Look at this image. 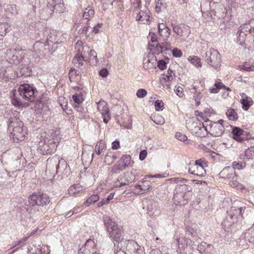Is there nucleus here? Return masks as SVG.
<instances>
[{
  "mask_svg": "<svg viewBox=\"0 0 254 254\" xmlns=\"http://www.w3.org/2000/svg\"><path fill=\"white\" fill-rule=\"evenodd\" d=\"M50 202V197L45 193L33 194L29 197V202L30 206L27 209V211L31 216L39 215L41 213L38 206L46 205Z\"/></svg>",
  "mask_w": 254,
  "mask_h": 254,
  "instance_id": "obj_1",
  "label": "nucleus"
},
{
  "mask_svg": "<svg viewBox=\"0 0 254 254\" xmlns=\"http://www.w3.org/2000/svg\"><path fill=\"white\" fill-rule=\"evenodd\" d=\"M8 129L12 136L14 141L18 142L24 139L26 134V127H24L23 123L18 118H10Z\"/></svg>",
  "mask_w": 254,
  "mask_h": 254,
  "instance_id": "obj_2",
  "label": "nucleus"
},
{
  "mask_svg": "<svg viewBox=\"0 0 254 254\" xmlns=\"http://www.w3.org/2000/svg\"><path fill=\"white\" fill-rule=\"evenodd\" d=\"M103 222L109 237L114 242V245H116L115 242L119 244L120 242H121L123 240L122 234L123 232L122 229L108 216L103 217Z\"/></svg>",
  "mask_w": 254,
  "mask_h": 254,
  "instance_id": "obj_3",
  "label": "nucleus"
},
{
  "mask_svg": "<svg viewBox=\"0 0 254 254\" xmlns=\"http://www.w3.org/2000/svg\"><path fill=\"white\" fill-rule=\"evenodd\" d=\"M205 61L214 69H219L221 66V58L219 53L214 48H210L206 52L203 57Z\"/></svg>",
  "mask_w": 254,
  "mask_h": 254,
  "instance_id": "obj_4",
  "label": "nucleus"
},
{
  "mask_svg": "<svg viewBox=\"0 0 254 254\" xmlns=\"http://www.w3.org/2000/svg\"><path fill=\"white\" fill-rule=\"evenodd\" d=\"M18 93L22 99H27L30 102H32L34 99V88L28 84H23L19 86Z\"/></svg>",
  "mask_w": 254,
  "mask_h": 254,
  "instance_id": "obj_5",
  "label": "nucleus"
},
{
  "mask_svg": "<svg viewBox=\"0 0 254 254\" xmlns=\"http://www.w3.org/2000/svg\"><path fill=\"white\" fill-rule=\"evenodd\" d=\"M208 124V133L213 136H220L224 131V127L223 125L217 124L210 120H205Z\"/></svg>",
  "mask_w": 254,
  "mask_h": 254,
  "instance_id": "obj_6",
  "label": "nucleus"
},
{
  "mask_svg": "<svg viewBox=\"0 0 254 254\" xmlns=\"http://www.w3.org/2000/svg\"><path fill=\"white\" fill-rule=\"evenodd\" d=\"M47 168L46 171V172H48V168L50 169L51 166H55V170L54 169V172L53 173V177L55 176V174H58V172H60V170L61 169L60 166H62L63 168L66 167V163L65 161L62 159L59 160L58 158H53L52 159H48L47 160Z\"/></svg>",
  "mask_w": 254,
  "mask_h": 254,
  "instance_id": "obj_7",
  "label": "nucleus"
},
{
  "mask_svg": "<svg viewBox=\"0 0 254 254\" xmlns=\"http://www.w3.org/2000/svg\"><path fill=\"white\" fill-rule=\"evenodd\" d=\"M46 140L39 143L38 151L42 155L52 153L55 151V145L52 143H46Z\"/></svg>",
  "mask_w": 254,
  "mask_h": 254,
  "instance_id": "obj_8",
  "label": "nucleus"
},
{
  "mask_svg": "<svg viewBox=\"0 0 254 254\" xmlns=\"http://www.w3.org/2000/svg\"><path fill=\"white\" fill-rule=\"evenodd\" d=\"M171 26L173 31L180 37L185 36L188 37L190 33V30L189 29V28L186 26H181L179 24L173 22L171 23Z\"/></svg>",
  "mask_w": 254,
  "mask_h": 254,
  "instance_id": "obj_9",
  "label": "nucleus"
},
{
  "mask_svg": "<svg viewBox=\"0 0 254 254\" xmlns=\"http://www.w3.org/2000/svg\"><path fill=\"white\" fill-rule=\"evenodd\" d=\"M15 50L7 49L4 53V59L10 64H17L19 60Z\"/></svg>",
  "mask_w": 254,
  "mask_h": 254,
  "instance_id": "obj_10",
  "label": "nucleus"
},
{
  "mask_svg": "<svg viewBox=\"0 0 254 254\" xmlns=\"http://www.w3.org/2000/svg\"><path fill=\"white\" fill-rule=\"evenodd\" d=\"M221 178L224 179L234 180L236 178L235 170L231 166L225 167L219 173Z\"/></svg>",
  "mask_w": 254,
  "mask_h": 254,
  "instance_id": "obj_11",
  "label": "nucleus"
},
{
  "mask_svg": "<svg viewBox=\"0 0 254 254\" xmlns=\"http://www.w3.org/2000/svg\"><path fill=\"white\" fill-rule=\"evenodd\" d=\"M48 4L50 6V9L53 11L60 13L64 11V4L62 0H52L48 2Z\"/></svg>",
  "mask_w": 254,
  "mask_h": 254,
  "instance_id": "obj_12",
  "label": "nucleus"
},
{
  "mask_svg": "<svg viewBox=\"0 0 254 254\" xmlns=\"http://www.w3.org/2000/svg\"><path fill=\"white\" fill-rule=\"evenodd\" d=\"M208 124L207 123H202L198 125L197 127L195 128V131L192 132L194 133L198 137H204L208 133Z\"/></svg>",
  "mask_w": 254,
  "mask_h": 254,
  "instance_id": "obj_13",
  "label": "nucleus"
},
{
  "mask_svg": "<svg viewBox=\"0 0 254 254\" xmlns=\"http://www.w3.org/2000/svg\"><path fill=\"white\" fill-rule=\"evenodd\" d=\"M201 166L197 165H192L189 169V172L190 174L196 175L200 177L204 176L206 175L205 166L202 165Z\"/></svg>",
  "mask_w": 254,
  "mask_h": 254,
  "instance_id": "obj_14",
  "label": "nucleus"
},
{
  "mask_svg": "<svg viewBox=\"0 0 254 254\" xmlns=\"http://www.w3.org/2000/svg\"><path fill=\"white\" fill-rule=\"evenodd\" d=\"M250 236V234H245V236L241 237L238 242V245L241 248L243 249H248L250 245L251 244L252 242L254 240V237L251 238V240H250L249 238Z\"/></svg>",
  "mask_w": 254,
  "mask_h": 254,
  "instance_id": "obj_15",
  "label": "nucleus"
},
{
  "mask_svg": "<svg viewBox=\"0 0 254 254\" xmlns=\"http://www.w3.org/2000/svg\"><path fill=\"white\" fill-rule=\"evenodd\" d=\"M241 96L242 98L240 102L242 105V108L245 111H248L253 105V101L251 97L247 96L245 93H242Z\"/></svg>",
  "mask_w": 254,
  "mask_h": 254,
  "instance_id": "obj_16",
  "label": "nucleus"
},
{
  "mask_svg": "<svg viewBox=\"0 0 254 254\" xmlns=\"http://www.w3.org/2000/svg\"><path fill=\"white\" fill-rule=\"evenodd\" d=\"M244 130L240 128L237 127H234L232 131L233 138L238 142H242L244 140V138L242 137L244 135Z\"/></svg>",
  "mask_w": 254,
  "mask_h": 254,
  "instance_id": "obj_17",
  "label": "nucleus"
},
{
  "mask_svg": "<svg viewBox=\"0 0 254 254\" xmlns=\"http://www.w3.org/2000/svg\"><path fill=\"white\" fill-rule=\"evenodd\" d=\"M191 92L193 94V99L194 100L195 105L198 106L200 104V99L202 98L200 91L198 90L197 88L194 85H191Z\"/></svg>",
  "mask_w": 254,
  "mask_h": 254,
  "instance_id": "obj_18",
  "label": "nucleus"
},
{
  "mask_svg": "<svg viewBox=\"0 0 254 254\" xmlns=\"http://www.w3.org/2000/svg\"><path fill=\"white\" fill-rule=\"evenodd\" d=\"M137 174L136 170L134 169H132L129 172H127L124 174V177L126 179L127 185L135 181L137 177Z\"/></svg>",
  "mask_w": 254,
  "mask_h": 254,
  "instance_id": "obj_19",
  "label": "nucleus"
},
{
  "mask_svg": "<svg viewBox=\"0 0 254 254\" xmlns=\"http://www.w3.org/2000/svg\"><path fill=\"white\" fill-rule=\"evenodd\" d=\"M156 62V59L154 57L151 59L145 58L143 61V67L145 69H152L155 67Z\"/></svg>",
  "mask_w": 254,
  "mask_h": 254,
  "instance_id": "obj_20",
  "label": "nucleus"
},
{
  "mask_svg": "<svg viewBox=\"0 0 254 254\" xmlns=\"http://www.w3.org/2000/svg\"><path fill=\"white\" fill-rule=\"evenodd\" d=\"M117 163L120 164L124 169H125L127 167L131 166V157L128 155H124Z\"/></svg>",
  "mask_w": 254,
  "mask_h": 254,
  "instance_id": "obj_21",
  "label": "nucleus"
},
{
  "mask_svg": "<svg viewBox=\"0 0 254 254\" xmlns=\"http://www.w3.org/2000/svg\"><path fill=\"white\" fill-rule=\"evenodd\" d=\"M190 186L186 184L178 185L176 187L175 191L187 196V193L190 190Z\"/></svg>",
  "mask_w": 254,
  "mask_h": 254,
  "instance_id": "obj_22",
  "label": "nucleus"
},
{
  "mask_svg": "<svg viewBox=\"0 0 254 254\" xmlns=\"http://www.w3.org/2000/svg\"><path fill=\"white\" fill-rule=\"evenodd\" d=\"M200 122L197 118H191L186 123L187 128L191 132L195 131V128L197 127L198 125L200 124Z\"/></svg>",
  "mask_w": 254,
  "mask_h": 254,
  "instance_id": "obj_23",
  "label": "nucleus"
},
{
  "mask_svg": "<svg viewBox=\"0 0 254 254\" xmlns=\"http://www.w3.org/2000/svg\"><path fill=\"white\" fill-rule=\"evenodd\" d=\"M97 108L98 111L103 115L109 114V110L106 106V103L103 100H100L97 103Z\"/></svg>",
  "mask_w": 254,
  "mask_h": 254,
  "instance_id": "obj_24",
  "label": "nucleus"
},
{
  "mask_svg": "<svg viewBox=\"0 0 254 254\" xmlns=\"http://www.w3.org/2000/svg\"><path fill=\"white\" fill-rule=\"evenodd\" d=\"M244 210L243 207L236 208V207L232 206L229 212V215L233 218L234 217L238 218L239 217H242V212Z\"/></svg>",
  "mask_w": 254,
  "mask_h": 254,
  "instance_id": "obj_25",
  "label": "nucleus"
},
{
  "mask_svg": "<svg viewBox=\"0 0 254 254\" xmlns=\"http://www.w3.org/2000/svg\"><path fill=\"white\" fill-rule=\"evenodd\" d=\"M83 190L82 187L79 184H74L69 187L68 190V194L70 195L75 196Z\"/></svg>",
  "mask_w": 254,
  "mask_h": 254,
  "instance_id": "obj_26",
  "label": "nucleus"
},
{
  "mask_svg": "<svg viewBox=\"0 0 254 254\" xmlns=\"http://www.w3.org/2000/svg\"><path fill=\"white\" fill-rule=\"evenodd\" d=\"M85 248L89 254H95L96 253V249L95 248L94 242L91 239L88 240L85 244Z\"/></svg>",
  "mask_w": 254,
  "mask_h": 254,
  "instance_id": "obj_27",
  "label": "nucleus"
},
{
  "mask_svg": "<svg viewBox=\"0 0 254 254\" xmlns=\"http://www.w3.org/2000/svg\"><path fill=\"white\" fill-rule=\"evenodd\" d=\"M188 198V197L185 196L176 191L174 192V201L177 202L178 204H185V201Z\"/></svg>",
  "mask_w": 254,
  "mask_h": 254,
  "instance_id": "obj_28",
  "label": "nucleus"
},
{
  "mask_svg": "<svg viewBox=\"0 0 254 254\" xmlns=\"http://www.w3.org/2000/svg\"><path fill=\"white\" fill-rule=\"evenodd\" d=\"M188 60L191 64H192L195 67H200L202 66L201 59L197 56H190L188 58Z\"/></svg>",
  "mask_w": 254,
  "mask_h": 254,
  "instance_id": "obj_29",
  "label": "nucleus"
},
{
  "mask_svg": "<svg viewBox=\"0 0 254 254\" xmlns=\"http://www.w3.org/2000/svg\"><path fill=\"white\" fill-rule=\"evenodd\" d=\"M116 159L117 157L115 153L112 151H109L105 155V162L106 164L110 165Z\"/></svg>",
  "mask_w": 254,
  "mask_h": 254,
  "instance_id": "obj_30",
  "label": "nucleus"
},
{
  "mask_svg": "<svg viewBox=\"0 0 254 254\" xmlns=\"http://www.w3.org/2000/svg\"><path fill=\"white\" fill-rule=\"evenodd\" d=\"M135 187L139 188L143 194L151 188V185L149 182L144 181L141 185H136Z\"/></svg>",
  "mask_w": 254,
  "mask_h": 254,
  "instance_id": "obj_31",
  "label": "nucleus"
},
{
  "mask_svg": "<svg viewBox=\"0 0 254 254\" xmlns=\"http://www.w3.org/2000/svg\"><path fill=\"white\" fill-rule=\"evenodd\" d=\"M226 115L230 120L235 121L238 119V117L234 109H230L226 112Z\"/></svg>",
  "mask_w": 254,
  "mask_h": 254,
  "instance_id": "obj_32",
  "label": "nucleus"
},
{
  "mask_svg": "<svg viewBox=\"0 0 254 254\" xmlns=\"http://www.w3.org/2000/svg\"><path fill=\"white\" fill-rule=\"evenodd\" d=\"M48 45L44 42L37 41L35 43L34 48L40 53H43V49H46V47Z\"/></svg>",
  "mask_w": 254,
  "mask_h": 254,
  "instance_id": "obj_33",
  "label": "nucleus"
},
{
  "mask_svg": "<svg viewBox=\"0 0 254 254\" xmlns=\"http://www.w3.org/2000/svg\"><path fill=\"white\" fill-rule=\"evenodd\" d=\"M208 248L207 249H213V247L210 244H207L205 242H202L198 245L197 250L200 254H203V252L205 251V249Z\"/></svg>",
  "mask_w": 254,
  "mask_h": 254,
  "instance_id": "obj_34",
  "label": "nucleus"
},
{
  "mask_svg": "<svg viewBox=\"0 0 254 254\" xmlns=\"http://www.w3.org/2000/svg\"><path fill=\"white\" fill-rule=\"evenodd\" d=\"M94 11L91 7H88L85 8L84 12L83 14V17L86 19H89L91 17L93 16Z\"/></svg>",
  "mask_w": 254,
  "mask_h": 254,
  "instance_id": "obj_35",
  "label": "nucleus"
},
{
  "mask_svg": "<svg viewBox=\"0 0 254 254\" xmlns=\"http://www.w3.org/2000/svg\"><path fill=\"white\" fill-rule=\"evenodd\" d=\"M239 68L245 71H254V65L251 66L248 63L245 62L242 65H239Z\"/></svg>",
  "mask_w": 254,
  "mask_h": 254,
  "instance_id": "obj_36",
  "label": "nucleus"
},
{
  "mask_svg": "<svg viewBox=\"0 0 254 254\" xmlns=\"http://www.w3.org/2000/svg\"><path fill=\"white\" fill-rule=\"evenodd\" d=\"M214 88L210 89L211 93H216L218 92L219 89L226 88L225 85L220 82H216L214 84Z\"/></svg>",
  "mask_w": 254,
  "mask_h": 254,
  "instance_id": "obj_37",
  "label": "nucleus"
},
{
  "mask_svg": "<svg viewBox=\"0 0 254 254\" xmlns=\"http://www.w3.org/2000/svg\"><path fill=\"white\" fill-rule=\"evenodd\" d=\"M99 199V196L97 194H94L90 196L86 201L85 204L86 206H89L92 203H94Z\"/></svg>",
  "mask_w": 254,
  "mask_h": 254,
  "instance_id": "obj_38",
  "label": "nucleus"
},
{
  "mask_svg": "<svg viewBox=\"0 0 254 254\" xmlns=\"http://www.w3.org/2000/svg\"><path fill=\"white\" fill-rule=\"evenodd\" d=\"M12 104L17 107H22L23 102L22 99L18 97L17 95H15L14 97L11 100Z\"/></svg>",
  "mask_w": 254,
  "mask_h": 254,
  "instance_id": "obj_39",
  "label": "nucleus"
},
{
  "mask_svg": "<svg viewBox=\"0 0 254 254\" xmlns=\"http://www.w3.org/2000/svg\"><path fill=\"white\" fill-rule=\"evenodd\" d=\"M72 99L74 102L78 104L82 103L84 100L83 95L81 93L74 94L72 96Z\"/></svg>",
  "mask_w": 254,
  "mask_h": 254,
  "instance_id": "obj_40",
  "label": "nucleus"
},
{
  "mask_svg": "<svg viewBox=\"0 0 254 254\" xmlns=\"http://www.w3.org/2000/svg\"><path fill=\"white\" fill-rule=\"evenodd\" d=\"M104 147L105 144L103 142L101 141L97 142V144L95 147V151L98 155L101 154L103 149L104 148Z\"/></svg>",
  "mask_w": 254,
  "mask_h": 254,
  "instance_id": "obj_41",
  "label": "nucleus"
},
{
  "mask_svg": "<svg viewBox=\"0 0 254 254\" xmlns=\"http://www.w3.org/2000/svg\"><path fill=\"white\" fill-rule=\"evenodd\" d=\"M86 61L87 59H85L81 56L77 55L73 60V62L75 64H77L78 66L79 67L82 65V61Z\"/></svg>",
  "mask_w": 254,
  "mask_h": 254,
  "instance_id": "obj_42",
  "label": "nucleus"
},
{
  "mask_svg": "<svg viewBox=\"0 0 254 254\" xmlns=\"http://www.w3.org/2000/svg\"><path fill=\"white\" fill-rule=\"evenodd\" d=\"M180 239H178L177 242H178L179 247H180ZM181 242L182 243H181V245L183 244V247L185 249V248H186L188 245H190L191 243V241L190 239L184 238L182 239V241H181Z\"/></svg>",
  "mask_w": 254,
  "mask_h": 254,
  "instance_id": "obj_43",
  "label": "nucleus"
},
{
  "mask_svg": "<svg viewBox=\"0 0 254 254\" xmlns=\"http://www.w3.org/2000/svg\"><path fill=\"white\" fill-rule=\"evenodd\" d=\"M231 167L234 168V170H235V169L241 170L246 167V163L243 162L239 163L235 161L233 163L232 166Z\"/></svg>",
  "mask_w": 254,
  "mask_h": 254,
  "instance_id": "obj_44",
  "label": "nucleus"
},
{
  "mask_svg": "<svg viewBox=\"0 0 254 254\" xmlns=\"http://www.w3.org/2000/svg\"><path fill=\"white\" fill-rule=\"evenodd\" d=\"M164 79L166 81H171L175 77V73L173 72V71L170 70V69L168 70L167 73L166 75H164Z\"/></svg>",
  "mask_w": 254,
  "mask_h": 254,
  "instance_id": "obj_45",
  "label": "nucleus"
},
{
  "mask_svg": "<svg viewBox=\"0 0 254 254\" xmlns=\"http://www.w3.org/2000/svg\"><path fill=\"white\" fill-rule=\"evenodd\" d=\"M159 34L161 36L165 38H169L171 34L170 29L167 27L164 29L163 30H161V31L159 32Z\"/></svg>",
  "mask_w": 254,
  "mask_h": 254,
  "instance_id": "obj_46",
  "label": "nucleus"
},
{
  "mask_svg": "<svg viewBox=\"0 0 254 254\" xmlns=\"http://www.w3.org/2000/svg\"><path fill=\"white\" fill-rule=\"evenodd\" d=\"M124 170L123 168L118 163H117L112 167L111 172L114 174H117Z\"/></svg>",
  "mask_w": 254,
  "mask_h": 254,
  "instance_id": "obj_47",
  "label": "nucleus"
},
{
  "mask_svg": "<svg viewBox=\"0 0 254 254\" xmlns=\"http://www.w3.org/2000/svg\"><path fill=\"white\" fill-rule=\"evenodd\" d=\"M164 104L162 100H157L155 102V110L157 111H162L164 108Z\"/></svg>",
  "mask_w": 254,
  "mask_h": 254,
  "instance_id": "obj_48",
  "label": "nucleus"
},
{
  "mask_svg": "<svg viewBox=\"0 0 254 254\" xmlns=\"http://www.w3.org/2000/svg\"><path fill=\"white\" fill-rule=\"evenodd\" d=\"M88 55L90 60H92L95 64L97 63V54L94 50H90Z\"/></svg>",
  "mask_w": 254,
  "mask_h": 254,
  "instance_id": "obj_49",
  "label": "nucleus"
},
{
  "mask_svg": "<svg viewBox=\"0 0 254 254\" xmlns=\"http://www.w3.org/2000/svg\"><path fill=\"white\" fill-rule=\"evenodd\" d=\"M175 137L177 139L182 142H185L187 141L188 139L187 136L185 134L180 132H178L176 133Z\"/></svg>",
  "mask_w": 254,
  "mask_h": 254,
  "instance_id": "obj_50",
  "label": "nucleus"
},
{
  "mask_svg": "<svg viewBox=\"0 0 254 254\" xmlns=\"http://www.w3.org/2000/svg\"><path fill=\"white\" fill-rule=\"evenodd\" d=\"M82 51L80 52V56L85 59H87L86 57L87 54H88L90 51V48L89 46L85 45L82 48Z\"/></svg>",
  "mask_w": 254,
  "mask_h": 254,
  "instance_id": "obj_51",
  "label": "nucleus"
},
{
  "mask_svg": "<svg viewBox=\"0 0 254 254\" xmlns=\"http://www.w3.org/2000/svg\"><path fill=\"white\" fill-rule=\"evenodd\" d=\"M58 132H59L58 131ZM57 134V131H55L54 132H52L51 133V138L49 140V141H51V142L50 143H54L55 146L56 145V144L57 143H59V139L58 138L56 137V135Z\"/></svg>",
  "mask_w": 254,
  "mask_h": 254,
  "instance_id": "obj_52",
  "label": "nucleus"
},
{
  "mask_svg": "<svg viewBox=\"0 0 254 254\" xmlns=\"http://www.w3.org/2000/svg\"><path fill=\"white\" fill-rule=\"evenodd\" d=\"M20 73L22 76H29L31 74V70L27 66H23L20 69Z\"/></svg>",
  "mask_w": 254,
  "mask_h": 254,
  "instance_id": "obj_53",
  "label": "nucleus"
},
{
  "mask_svg": "<svg viewBox=\"0 0 254 254\" xmlns=\"http://www.w3.org/2000/svg\"><path fill=\"white\" fill-rule=\"evenodd\" d=\"M162 46L166 51L170 50L172 48L171 43L168 41V38L165 39L164 42L162 43Z\"/></svg>",
  "mask_w": 254,
  "mask_h": 254,
  "instance_id": "obj_54",
  "label": "nucleus"
},
{
  "mask_svg": "<svg viewBox=\"0 0 254 254\" xmlns=\"http://www.w3.org/2000/svg\"><path fill=\"white\" fill-rule=\"evenodd\" d=\"M147 94V91L144 89H139L136 92V96L138 98H143Z\"/></svg>",
  "mask_w": 254,
  "mask_h": 254,
  "instance_id": "obj_55",
  "label": "nucleus"
},
{
  "mask_svg": "<svg viewBox=\"0 0 254 254\" xmlns=\"http://www.w3.org/2000/svg\"><path fill=\"white\" fill-rule=\"evenodd\" d=\"M172 54L176 58H181L183 55L181 50L176 48L172 50Z\"/></svg>",
  "mask_w": 254,
  "mask_h": 254,
  "instance_id": "obj_56",
  "label": "nucleus"
},
{
  "mask_svg": "<svg viewBox=\"0 0 254 254\" xmlns=\"http://www.w3.org/2000/svg\"><path fill=\"white\" fill-rule=\"evenodd\" d=\"M157 66L161 70H164L167 68L166 63L163 60H159L157 63Z\"/></svg>",
  "mask_w": 254,
  "mask_h": 254,
  "instance_id": "obj_57",
  "label": "nucleus"
},
{
  "mask_svg": "<svg viewBox=\"0 0 254 254\" xmlns=\"http://www.w3.org/2000/svg\"><path fill=\"white\" fill-rule=\"evenodd\" d=\"M163 49L164 48L162 45L161 46L160 44L157 43L154 48V53L155 54L159 55L162 52Z\"/></svg>",
  "mask_w": 254,
  "mask_h": 254,
  "instance_id": "obj_58",
  "label": "nucleus"
},
{
  "mask_svg": "<svg viewBox=\"0 0 254 254\" xmlns=\"http://www.w3.org/2000/svg\"><path fill=\"white\" fill-rule=\"evenodd\" d=\"M174 91H175V93L177 94V95L178 96H179V97H182L183 96V95H184L183 89L181 87H180V86H179L178 87H176L174 89Z\"/></svg>",
  "mask_w": 254,
  "mask_h": 254,
  "instance_id": "obj_59",
  "label": "nucleus"
},
{
  "mask_svg": "<svg viewBox=\"0 0 254 254\" xmlns=\"http://www.w3.org/2000/svg\"><path fill=\"white\" fill-rule=\"evenodd\" d=\"M195 114L196 116L199 117L202 120L204 121V123H205V120H209L206 119V116L205 113L196 111L195 112Z\"/></svg>",
  "mask_w": 254,
  "mask_h": 254,
  "instance_id": "obj_60",
  "label": "nucleus"
},
{
  "mask_svg": "<svg viewBox=\"0 0 254 254\" xmlns=\"http://www.w3.org/2000/svg\"><path fill=\"white\" fill-rule=\"evenodd\" d=\"M127 185V183L126 182L123 183V180L118 179L116 182L114 183V186L115 187H121Z\"/></svg>",
  "mask_w": 254,
  "mask_h": 254,
  "instance_id": "obj_61",
  "label": "nucleus"
},
{
  "mask_svg": "<svg viewBox=\"0 0 254 254\" xmlns=\"http://www.w3.org/2000/svg\"><path fill=\"white\" fill-rule=\"evenodd\" d=\"M202 165H204V166H205V167H207V162L201 160V159L196 160L195 161L194 164H193V165H197V166H202Z\"/></svg>",
  "mask_w": 254,
  "mask_h": 254,
  "instance_id": "obj_62",
  "label": "nucleus"
},
{
  "mask_svg": "<svg viewBox=\"0 0 254 254\" xmlns=\"http://www.w3.org/2000/svg\"><path fill=\"white\" fill-rule=\"evenodd\" d=\"M108 74L109 71L106 68H103L99 72V75L102 77H106Z\"/></svg>",
  "mask_w": 254,
  "mask_h": 254,
  "instance_id": "obj_63",
  "label": "nucleus"
},
{
  "mask_svg": "<svg viewBox=\"0 0 254 254\" xmlns=\"http://www.w3.org/2000/svg\"><path fill=\"white\" fill-rule=\"evenodd\" d=\"M246 153L247 155V156H249V154L250 153V155L249 157L252 159H254V147L251 148V149L247 150Z\"/></svg>",
  "mask_w": 254,
  "mask_h": 254,
  "instance_id": "obj_64",
  "label": "nucleus"
}]
</instances>
